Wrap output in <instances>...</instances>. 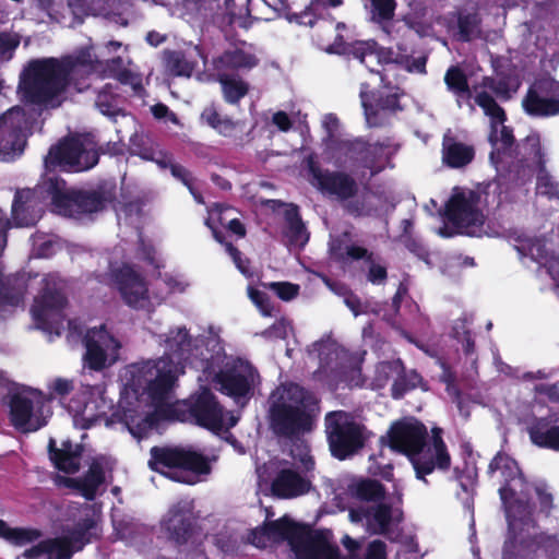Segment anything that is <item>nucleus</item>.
Returning <instances> with one entry per match:
<instances>
[{"mask_svg": "<svg viewBox=\"0 0 559 559\" xmlns=\"http://www.w3.org/2000/svg\"><path fill=\"white\" fill-rule=\"evenodd\" d=\"M209 334L205 345L199 340L192 344L183 326L158 335L164 344V356L129 365L122 370L121 396L106 425L121 423L139 440L155 427L158 417L168 414L181 421H194L215 433L234 427L238 417L224 412L206 388L201 386L187 401L171 402V392L185 364L202 372L199 381L213 384L240 404L249 399L259 383V376L250 362L224 354L218 340L219 329L210 326Z\"/></svg>", "mask_w": 559, "mask_h": 559, "instance_id": "obj_1", "label": "nucleus"}, {"mask_svg": "<svg viewBox=\"0 0 559 559\" xmlns=\"http://www.w3.org/2000/svg\"><path fill=\"white\" fill-rule=\"evenodd\" d=\"M128 58L121 55L107 60H98L91 47L78 50L61 59L43 58L28 63L21 75L19 95L25 106L41 108L59 106L71 86L78 92L90 87L95 79L103 75L115 76L122 84H128L141 94L142 78L126 68Z\"/></svg>", "mask_w": 559, "mask_h": 559, "instance_id": "obj_2", "label": "nucleus"}, {"mask_svg": "<svg viewBox=\"0 0 559 559\" xmlns=\"http://www.w3.org/2000/svg\"><path fill=\"white\" fill-rule=\"evenodd\" d=\"M492 477L501 481L500 497L506 509L509 535L502 559H559V535L540 532L534 513L551 504V495L522 477L516 462L499 453L489 465Z\"/></svg>", "mask_w": 559, "mask_h": 559, "instance_id": "obj_3", "label": "nucleus"}, {"mask_svg": "<svg viewBox=\"0 0 559 559\" xmlns=\"http://www.w3.org/2000/svg\"><path fill=\"white\" fill-rule=\"evenodd\" d=\"M46 193L51 199L53 210L63 216L76 217L93 213L102 207L100 200L91 193L70 191L66 182L57 177L46 176L36 190H21L15 193L12 204L14 226L34 225L40 217L39 198Z\"/></svg>", "mask_w": 559, "mask_h": 559, "instance_id": "obj_4", "label": "nucleus"}, {"mask_svg": "<svg viewBox=\"0 0 559 559\" xmlns=\"http://www.w3.org/2000/svg\"><path fill=\"white\" fill-rule=\"evenodd\" d=\"M521 85L518 74L510 76H498V81L485 78L481 86L475 88V102L483 108L486 116L490 118L489 141L492 146L490 153V162L497 171H502L513 162V135L511 131L503 124L506 116L495 99L487 94V90L496 94V96L507 99L516 93Z\"/></svg>", "mask_w": 559, "mask_h": 559, "instance_id": "obj_5", "label": "nucleus"}, {"mask_svg": "<svg viewBox=\"0 0 559 559\" xmlns=\"http://www.w3.org/2000/svg\"><path fill=\"white\" fill-rule=\"evenodd\" d=\"M388 437L391 449L408 456L418 479H425L435 468L445 469L450 465L440 437L433 436L426 443V428L413 418L393 424Z\"/></svg>", "mask_w": 559, "mask_h": 559, "instance_id": "obj_6", "label": "nucleus"}, {"mask_svg": "<svg viewBox=\"0 0 559 559\" xmlns=\"http://www.w3.org/2000/svg\"><path fill=\"white\" fill-rule=\"evenodd\" d=\"M338 119L333 114L322 118V127L328 133L329 142L321 159L335 167L366 168L370 175H376L389 166L390 158L396 152L391 144H366L360 140L336 142L333 138L338 130Z\"/></svg>", "mask_w": 559, "mask_h": 559, "instance_id": "obj_7", "label": "nucleus"}, {"mask_svg": "<svg viewBox=\"0 0 559 559\" xmlns=\"http://www.w3.org/2000/svg\"><path fill=\"white\" fill-rule=\"evenodd\" d=\"M314 401L298 384L278 386L271 395V418L274 429L293 436L309 431L312 427Z\"/></svg>", "mask_w": 559, "mask_h": 559, "instance_id": "obj_8", "label": "nucleus"}, {"mask_svg": "<svg viewBox=\"0 0 559 559\" xmlns=\"http://www.w3.org/2000/svg\"><path fill=\"white\" fill-rule=\"evenodd\" d=\"M438 233L443 237L456 234L491 236L486 225L481 195L467 188H454L444 207V226Z\"/></svg>", "mask_w": 559, "mask_h": 559, "instance_id": "obj_9", "label": "nucleus"}, {"mask_svg": "<svg viewBox=\"0 0 559 559\" xmlns=\"http://www.w3.org/2000/svg\"><path fill=\"white\" fill-rule=\"evenodd\" d=\"M104 281L112 284L123 302L134 309L148 310L166 298L148 290L145 278L126 261L121 248H116L109 257Z\"/></svg>", "mask_w": 559, "mask_h": 559, "instance_id": "obj_10", "label": "nucleus"}, {"mask_svg": "<svg viewBox=\"0 0 559 559\" xmlns=\"http://www.w3.org/2000/svg\"><path fill=\"white\" fill-rule=\"evenodd\" d=\"M148 465L162 475L185 484H195L200 475L210 473V464L204 456L181 448H153Z\"/></svg>", "mask_w": 559, "mask_h": 559, "instance_id": "obj_11", "label": "nucleus"}, {"mask_svg": "<svg viewBox=\"0 0 559 559\" xmlns=\"http://www.w3.org/2000/svg\"><path fill=\"white\" fill-rule=\"evenodd\" d=\"M50 400L39 390L22 386L9 395V415L12 425L23 431H36L51 415Z\"/></svg>", "mask_w": 559, "mask_h": 559, "instance_id": "obj_12", "label": "nucleus"}, {"mask_svg": "<svg viewBox=\"0 0 559 559\" xmlns=\"http://www.w3.org/2000/svg\"><path fill=\"white\" fill-rule=\"evenodd\" d=\"M43 292L35 298L32 314L38 329L49 335L59 336L64 325L62 308L66 299L63 283L56 274H49L41 280Z\"/></svg>", "mask_w": 559, "mask_h": 559, "instance_id": "obj_13", "label": "nucleus"}, {"mask_svg": "<svg viewBox=\"0 0 559 559\" xmlns=\"http://www.w3.org/2000/svg\"><path fill=\"white\" fill-rule=\"evenodd\" d=\"M95 143L87 135L72 136L52 146L45 158V168L57 167L67 171H83L97 164Z\"/></svg>", "mask_w": 559, "mask_h": 559, "instance_id": "obj_14", "label": "nucleus"}, {"mask_svg": "<svg viewBox=\"0 0 559 559\" xmlns=\"http://www.w3.org/2000/svg\"><path fill=\"white\" fill-rule=\"evenodd\" d=\"M325 426L331 452L340 460L354 454L367 439L365 427L342 411L328 414Z\"/></svg>", "mask_w": 559, "mask_h": 559, "instance_id": "obj_15", "label": "nucleus"}, {"mask_svg": "<svg viewBox=\"0 0 559 559\" xmlns=\"http://www.w3.org/2000/svg\"><path fill=\"white\" fill-rule=\"evenodd\" d=\"M111 408L112 403L106 396V389L102 384L83 385L67 404L73 425L80 429L92 427L99 418L105 417Z\"/></svg>", "mask_w": 559, "mask_h": 559, "instance_id": "obj_16", "label": "nucleus"}, {"mask_svg": "<svg viewBox=\"0 0 559 559\" xmlns=\"http://www.w3.org/2000/svg\"><path fill=\"white\" fill-rule=\"evenodd\" d=\"M83 344V361L92 370L109 368L119 360L121 344L105 325L87 329Z\"/></svg>", "mask_w": 559, "mask_h": 559, "instance_id": "obj_17", "label": "nucleus"}, {"mask_svg": "<svg viewBox=\"0 0 559 559\" xmlns=\"http://www.w3.org/2000/svg\"><path fill=\"white\" fill-rule=\"evenodd\" d=\"M513 246L525 266L536 264L546 271L559 296V248L556 250L552 243L530 237L515 238Z\"/></svg>", "mask_w": 559, "mask_h": 559, "instance_id": "obj_18", "label": "nucleus"}, {"mask_svg": "<svg viewBox=\"0 0 559 559\" xmlns=\"http://www.w3.org/2000/svg\"><path fill=\"white\" fill-rule=\"evenodd\" d=\"M353 55L364 63L371 72H378L374 66L397 64L408 72L424 73L426 58L418 57L411 59L407 55L394 52L391 49L378 48L372 40L357 41L353 45Z\"/></svg>", "mask_w": 559, "mask_h": 559, "instance_id": "obj_19", "label": "nucleus"}, {"mask_svg": "<svg viewBox=\"0 0 559 559\" xmlns=\"http://www.w3.org/2000/svg\"><path fill=\"white\" fill-rule=\"evenodd\" d=\"M29 117L20 106L12 107L0 117V158L12 160L20 156L25 146Z\"/></svg>", "mask_w": 559, "mask_h": 559, "instance_id": "obj_20", "label": "nucleus"}, {"mask_svg": "<svg viewBox=\"0 0 559 559\" xmlns=\"http://www.w3.org/2000/svg\"><path fill=\"white\" fill-rule=\"evenodd\" d=\"M129 8L128 0H69V10L73 17L62 15L61 22L67 27L80 25L85 16H100L120 25H127L124 17Z\"/></svg>", "mask_w": 559, "mask_h": 559, "instance_id": "obj_21", "label": "nucleus"}, {"mask_svg": "<svg viewBox=\"0 0 559 559\" xmlns=\"http://www.w3.org/2000/svg\"><path fill=\"white\" fill-rule=\"evenodd\" d=\"M309 355L313 359H318L320 365L318 374L320 377H330V374H332L335 378H344L349 385L359 384V371L355 368L350 369L353 374L352 379H347V362L349 356L335 341L328 338L313 344Z\"/></svg>", "mask_w": 559, "mask_h": 559, "instance_id": "obj_22", "label": "nucleus"}, {"mask_svg": "<svg viewBox=\"0 0 559 559\" xmlns=\"http://www.w3.org/2000/svg\"><path fill=\"white\" fill-rule=\"evenodd\" d=\"M94 521H87L83 528L71 535L40 542L35 547L24 552L25 559H70L72 554L80 550L83 545L90 542Z\"/></svg>", "mask_w": 559, "mask_h": 559, "instance_id": "obj_23", "label": "nucleus"}, {"mask_svg": "<svg viewBox=\"0 0 559 559\" xmlns=\"http://www.w3.org/2000/svg\"><path fill=\"white\" fill-rule=\"evenodd\" d=\"M192 503L182 500L169 508L160 522L162 532L177 544L198 542V534L192 527Z\"/></svg>", "mask_w": 559, "mask_h": 559, "instance_id": "obj_24", "label": "nucleus"}, {"mask_svg": "<svg viewBox=\"0 0 559 559\" xmlns=\"http://www.w3.org/2000/svg\"><path fill=\"white\" fill-rule=\"evenodd\" d=\"M523 107L533 116L559 114V82L550 78L537 81L523 99Z\"/></svg>", "mask_w": 559, "mask_h": 559, "instance_id": "obj_25", "label": "nucleus"}, {"mask_svg": "<svg viewBox=\"0 0 559 559\" xmlns=\"http://www.w3.org/2000/svg\"><path fill=\"white\" fill-rule=\"evenodd\" d=\"M259 62L257 51L251 44L239 41L229 46L221 56L213 60L216 73L245 71L254 68Z\"/></svg>", "mask_w": 559, "mask_h": 559, "instance_id": "obj_26", "label": "nucleus"}, {"mask_svg": "<svg viewBox=\"0 0 559 559\" xmlns=\"http://www.w3.org/2000/svg\"><path fill=\"white\" fill-rule=\"evenodd\" d=\"M308 168L311 174V183L322 192L338 199H347L354 194L356 186L348 176L323 173L313 157H309Z\"/></svg>", "mask_w": 559, "mask_h": 559, "instance_id": "obj_27", "label": "nucleus"}, {"mask_svg": "<svg viewBox=\"0 0 559 559\" xmlns=\"http://www.w3.org/2000/svg\"><path fill=\"white\" fill-rule=\"evenodd\" d=\"M349 520L353 523L365 521L368 531L374 534L385 533L394 521L401 518L399 509H392L385 503H378L369 509H350Z\"/></svg>", "mask_w": 559, "mask_h": 559, "instance_id": "obj_28", "label": "nucleus"}, {"mask_svg": "<svg viewBox=\"0 0 559 559\" xmlns=\"http://www.w3.org/2000/svg\"><path fill=\"white\" fill-rule=\"evenodd\" d=\"M360 98L367 123L370 127L384 123L399 109L396 94H388L384 99H376L373 103L372 97L368 95L365 84L361 86Z\"/></svg>", "mask_w": 559, "mask_h": 559, "instance_id": "obj_29", "label": "nucleus"}, {"mask_svg": "<svg viewBox=\"0 0 559 559\" xmlns=\"http://www.w3.org/2000/svg\"><path fill=\"white\" fill-rule=\"evenodd\" d=\"M310 481L292 468H282L271 483L272 492L280 498H295L310 490Z\"/></svg>", "mask_w": 559, "mask_h": 559, "instance_id": "obj_30", "label": "nucleus"}, {"mask_svg": "<svg viewBox=\"0 0 559 559\" xmlns=\"http://www.w3.org/2000/svg\"><path fill=\"white\" fill-rule=\"evenodd\" d=\"M528 432L534 444L559 451V415L554 414L535 420Z\"/></svg>", "mask_w": 559, "mask_h": 559, "instance_id": "obj_31", "label": "nucleus"}, {"mask_svg": "<svg viewBox=\"0 0 559 559\" xmlns=\"http://www.w3.org/2000/svg\"><path fill=\"white\" fill-rule=\"evenodd\" d=\"M198 59H203L198 46L190 47L186 51H170L165 55L167 70L177 76L189 78L194 71Z\"/></svg>", "mask_w": 559, "mask_h": 559, "instance_id": "obj_32", "label": "nucleus"}, {"mask_svg": "<svg viewBox=\"0 0 559 559\" xmlns=\"http://www.w3.org/2000/svg\"><path fill=\"white\" fill-rule=\"evenodd\" d=\"M55 441H49L50 457L55 466L69 474H73L80 468V460L82 455V447L64 441L60 449L53 450Z\"/></svg>", "mask_w": 559, "mask_h": 559, "instance_id": "obj_33", "label": "nucleus"}, {"mask_svg": "<svg viewBox=\"0 0 559 559\" xmlns=\"http://www.w3.org/2000/svg\"><path fill=\"white\" fill-rule=\"evenodd\" d=\"M234 210L221 204H216L209 211V217L205 221L206 226L212 229L215 239L222 242V239L216 229V223L226 226L231 233L238 237H243L246 234L243 225L235 217L231 216Z\"/></svg>", "mask_w": 559, "mask_h": 559, "instance_id": "obj_34", "label": "nucleus"}, {"mask_svg": "<svg viewBox=\"0 0 559 559\" xmlns=\"http://www.w3.org/2000/svg\"><path fill=\"white\" fill-rule=\"evenodd\" d=\"M104 479L105 474L102 460L95 459L83 478L70 479L69 483L71 486L78 488L84 498L93 500L98 492L99 486L104 483Z\"/></svg>", "mask_w": 559, "mask_h": 559, "instance_id": "obj_35", "label": "nucleus"}, {"mask_svg": "<svg viewBox=\"0 0 559 559\" xmlns=\"http://www.w3.org/2000/svg\"><path fill=\"white\" fill-rule=\"evenodd\" d=\"M333 543L337 549V554L341 559H360L359 550L360 543L357 539L352 538L349 535H344L341 539L342 545L346 550V555H342L336 540L333 538ZM385 544L381 540H373L368 545L365 559H385Z\"/></svg>", "mask_w": 559, "mask_h": 559, "instance_id": "obj_36", "label": "nucleus"}, {"mask_svg": "<svg viewBox=\"0 0 559 559\" xmlns=\"http://www.w3.org/2000/svg\"><path fill=\"white\" fill-rule=\"evenodd\" d=\"M284 217V237L288 243L295 247L305 246L309 239V235L298 215L297 207L290 204L285 205Z\"/></svg>", "mask_w": 559, "mask_h": 559, "instance_id": "obj_37", "label": "nucleus"}, {"mask_svg": "<svg viewBox=\"0 0 559 559\" xmlns=\"http://www.w3.org/2000/svg\"><path fill=\"white\" fill-rule=\"evenodd\" d=\"M135 154L142 159L154 162L162 169L169 167L174 177L181 178L187 183L186 169L173 164L171 156L160 150L158 145L141 148Z\"/></svg>", "mask_w": 559, "mask_h": 559, "instance_id": "obj_38", "label": "nucleus"}, {"mask_svg": "<svg viewBox=\"0 0 559 559\" xmlns=\"http://www.w3.org/2000/svg\"><path fill=\"white\" fill-rule=\"evenodd\" d=\"M474 158V148L469 145L452 142L445 139L443 143V159L454 168L463 167Z\"/></svg>", "mask_w": 559, "mask_h": 559, "instance_id": "obj_39", "label": "nucleus"}, {"mask_svg": "<svg viewBox=\"0 0 559 559\" xmlns=\"http://www.w3.org/2000/svg\"><path fill=\"white\" fill-rule=\"evenodd\" d=\"M346 254L352 259L365 258L369 263L368 281L372 284H382L386 278V269L383 264L376 260L372 253L361 247L350 246L346 249Z\"/></svg>", "mask_w": 559, "mask_h": 559, "instance_id": "obj_40", "label": "nucleus"}, {"mask_svg": "<svg viewBox=\"0 0 559 559\" xmlns=\"http://www.w3.org/2000/svg\"><path fill=\"white\" fill-rule=\"evenodd\" d=\"M216 75L226 102L235 104L248 93V84L242 79L225 72L216 73Z\"/></svg>", "mask_w": 559, "mask_h": 559, "instance_id": "obj_41", "label": "nucleus"}, {"mask_svg": "<svg viewBox=\"0 0 559 559\" xmlns=\"http://www.w3.org/2000/svg\"><path fill=\"white\" fill-rule=\"evenodd\" d=\"M348 490L354 497L365 501L379 502L384 498L382 485L372 479L355 480L349 485Z\"/></svg>", "mask_w": 559, "mask_h": 559, "instance_id": "obj_42", "label": "nucleus"}, {"mask_svg": "<svg viewBox=\"0 0 559 559\" xmlns=\"http://www.w3.org/2000/svg\"><path fill=\"white\" fill-rule=\"evenodd\" d=\"M39 533L32 528H12L9 527L3 521L0 520V537L9 540L10 543L19 546L26 545L37 539Z\"/></svg>", "mask_w": 559, "mask_h": 559, "instance_id": "obj_43", "label": "nucleus"}, {"mask_svg": "<svg viewBox=\"0 0 559 559\" xmlns=\"http://www.w3.org/2000/svg\"><path fill=\"white\" fill-rule=\"evenodd\" d=\"M110 87L111 86L107 84L100 92H98L96 106L103 115L116 118L121 114L119 108V98L111 92H107V88Z\"/></svg>", "mask_w": 559, "mask_h": 559, "instance_id": "obj_44", "label": "nucleus"}, {"mask_svg": "<svg viewBox=\"0 0 559 559\" xmlns=\"http://www.w3.org/2000/svg\"><path fill=\"white\" fill-rule=\"evenodd\" d=\"M444 81L448 87L459 97L469 98L471 92L467 86L466 78L459 68H450L445 74Z\"/></svg>", "mask_w": 559, "mask_h": 559, "instance_id": "obj_45", "label": "nucleus"}, {"mask_svg": "<svg viewBox=\"0 0 559 559\" xmlns=\"http://www.w3.org/2000/svg\"><path fill=\"white\" fill-rule=\"evenodd\" d=\"M521 152L528 166L539 167L542 165L540 141L537 135H530L521 145Z\"/></svg>", "mask_w": 559, "mask_h": 559, "instance_id": "obj_46", "label": "nucleus"}, {"mask_svg": "<svg viewBox=\"0 0 559 559\" xmlns=\"http://www.w3.org/2000/svg\"><path fill=\"white\" fill-rule=\"evenodd\" d=\"M371 19L376 22H383L392 19L395 10L394 0H369Z\"/></svg>", "mask_w": 559, "mask_h": 559, "instance_id": "obj_47", "label": "nucleus"}, {"mask_svg": "<svg viewBox=\"0 0 559 559\" xmlns=\"http://www.w3.org/2000/svg\"><path fill=\"white\" fill-rule=\"evenodd\" d=\"M265 288L273 290L283 301H290L299 294V285L289 282H271L263 284Z\"/></svg>", "mask_w": 559, "mask_h": 559, "instance_id": "obj_48", "label": "nucleus"}, {"mask_svg": "<svg viewBox=\"0 0 559 559\" xmlns=\"http://www.w3.org/2000/svg\"><path fill=\"white\" fill-rule=\"evenodd\" d=\"M536 193L538 197H546L550 200H559V189L550 176L540 171L537 177Z\"/></svg>", "mask_w": 559, "mask_h": 559, "instance_id": "obj_49", "label": "nucleus"}, {"mask_svg": "<svg viewBox=\"0 0 559 559\" xmlns=\"http://www.w3.org/2000/svg\"><path fill=\"white\" fill-rule=\"evenodd\" d=\"M248 296L260 310L262 316L271 317L273 314L274 307L272 306L269 296L264 292L249 286Z\"/></svg>", "mask_w": 559, "mask_h": 559, "instance_id": "obj_50", "label": "nucleus"}, {"mask_svg": "<svg viewBox=\"0 0 559 559\" xmlns=\"http://www.w3.org/2000/svg\"><path fill=\"white\" fill-rule=\"evenodd\" d=\"M20 45V37L13 33H0V58L9 60Z\"/></svg>", "mask_w": 559, "mask_h": 559, "instance_id": "obj_51", "label": "nucleus"}, {"mask_svg": "<svg viewBox=\"0 0 559 559\" xmlns=\"http://www.w3.org/2000/svg\"><path fill=\"white\" fill-rule=\"evenodd\" d=\"M342 3V0H314L309 11L304 12L301 15L295 16V22L301 25H313V20L311 17L312 13L318 11L319 8L329 5V7H337Z\"/></svg>", "mask_w": 559, "mask_h": 559, "instance_id": "obj_52", "label": "nucleus"}, {"mask_svg": "<svg viewBox=\"0 0 559 559\" xmlns=\"http://www.w3.org/2000/svg\"><path fill=\"white\" fill-rule=\"evenodd\" d=\"M460 36L469 40L478 34V19L476 15L461 16L459 19Z\"/></svg>", "mask_w": 559, "mask_h": 559, "instance_id": "obj_53", "label": "nucleus"}, {"mask_svg": "<svg viewBox=\"0 0 559 559\" xmlns=\"http://www.w3.org/2000/svg\"><path fill=\"white\" fill-rule=\"evenodd\" d=\"M164 284L168 289V294H180L189 287V282L182 275H166Z\"/></svg>", "mask_w": 559, "mask_h": 559, "instance_id": "obj_54", "label": "nucleus"}, {"mask_svg": "<svg viewBox=\"0 0 559 559\" xmlns=\"http://www.w3.org/2000/svg\"><path fill=\"white\" fill-rule=\"evenodd\" d=\"M138 257L141 260L146 261L148 264H152L155 267L160 266V260L157 257V252L151 242H145L141 240V247L138 250Z\"/></svg>", "mask_w": 559, "mask_h": 559, "instance_id": "obj_55", "label": "nucleus"}, {"mask_svg": "<svg viewBox=\"0 0 559 559\" xmlns=\"http://www.w3.org/2000/svg\"><path fill=\"white\" fill-rule=\"evenodd\" d=\"M292 455L295 460H298L306 471H309L313 466L312 457L309 454L308 447L304 443H296L292 449Z\"/></svg>", "mask_w": 559, "mask_h": 559, "instance_id": "obj_56", "label": "nucleus"}, {"mask_svg": "<svg viewBox=\"0 0 559 559\" xmlns=\"http://www.w3.org/2000/svg\"><path fill=\"white\" fill-rule=\"evenodd\" d=\"M377 371L379 373V377L377 378V385L382 386L390 377L400 372V362H381L378 366Z\"/></svg>", "mask_w": 559, "mask_h": 559, "instance_id": "obj_57", "label": "nucleus"}, {"mask_svg": "<svg viewBox=\"0 0 559 559\" xmlns=\"http://www.w3.org/2000/svg\"><path fill=\"white\" fill-rule=\"evenodd\" d=\"M48 389L51 395L63 396L73 390V382L64 378H55L48 383Z\"/></svg>", "mask_w": 559, "mask_h": 559, "instance_id": "obj_58", "label": "nucleus"}, {"mask_svg": "<svg viewBox=\"0 0 559 559\" xmlns=\"http://www.w3.org/2000/svg\"><path fill=\"white\" fill-rule=\"evenodd\" d=\"M151 111L153 116L158 120H164L165 122L170 121L174 124H179V119L177 116L164 104H156L152 106Z\"/></svg>", "mask_w": 559, "mask_h": 559, "instance_id": "obj_59", "label": "nucleus"}, {"mask_svg": "<svg viewBox=\"0 0 559 559\" xmlns=\"http://www.w3.org/2000/svg\"><path fill=\"white\" fill-rule=\"evenodd\" d=\"M290 331V325L286 320L276 321L272 328L266 330L263 334L267 337L285 338Z\"/></svg>", "mask_w": 559, "mask_h": 559, "instance_id": "obj_60", "label": "nucleus"}, {"mask_svg": "<svg viewBox=\"0 0 559 559\" xmlns=\"http://www.w3.org/2000/svg\"><path fill=\"white\" fill-rule=\"evenodd\" d=\"M226 251L231 257L233 261L235 262L237 269L246 276H251L252 274L249 272V269L247 267L248 261L241 258L240 252L234 248L230 243L225 245Z\"/></svg>", "mask_w": 559, "mask_h": 559, "instance_id": "obj_61", "label": "nucleus"}, {"mask_svg": "<svg viewBox=\"0 0 559 559\" xmlns=\"http://www.w3.org/2000/svg\"><path fill=\"white\" fill-rule=\"evenodd\" d=\"M272 123L283 132H287L292 127V119L284 111H277L272 116Z\"/></svg>", "mask_w": 559, "mask_h": 559, "instance_id": "obj_62", "label": "nucleus"}, {"mask_svg": "<svg viewBox=\"0 0 559 559\" xmlns=\"http://www.w3.org/2000/svg\"><path fill=\"white\" fill-rule=\"evenodd\" d=\"M201 119L207 123L210 127L215 129V127L218 124V121L222 119L219 114L216 111L214 107H207L203 110L201 115Z\"/></svg>", "mask_w": 559, "mask_h": 559, "instance_id": "obj_63", "label": "nucleus"}, {"mask_svg": "<svg viewBox=\"0 0 559 559\" xmlns=\"http://www.w3.org/2000/svg\"><path fill=\"white\" fill-rule=\"evenodd\" d=\"M49 15L51 16V19L56 20L58 23L66 26L61 22L62 15L67 16L68 19L73 17L71 11L69 10V0H67V5L64 8H62V11L59 10V4L53 3L50 8Z\"/></svg>", "mask_w": 559, "mask_h": 559, "instance_id": "obj_64", "label": "nucleus"}]
</instances>
